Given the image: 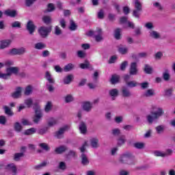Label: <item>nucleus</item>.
<instances>
[{
  "mask_svg": "<svg viewBox=\"0 0 175 175\" xmlns=\"http://www.w3.org/2000/svg\"><path fill=\"white\" fill-rule=\"evenodd\" d=\"M90 144L92 148H98L99 147V139L98 138H92L90 139Z\"/></svg>",
  "mask_w": 175,
  "mask_h": 175,
  "instance_id": "27",
  "label": "nucleus"
},
{
  "mask_svg": "<svg viewBox=\"0 0 175 175\" xmlns=\"http://www.w3.org/2000/svg\"><path fill=\"white\" fill-rule=\"evenodd\" d=\"M26 29L28 31L29 35H33V33L36 30V26L33 23V21H29L26 25Z\"/></svg>",
  "mask_w": 175,
  "mask_h": 175,
  "instance_id": "10",
  "label": "nucleus"
},
{
  "mask_svg": "<svg viewBox=\"0 0 175 175\" xmlns=\"http://www.w3.org/2000/svg\"><path fill=\"white\" fill-rule=\"evenodd\" d=\"M58 167L60 170H66V163L64 161L59 162Z\"/></svg>",
  "mask_w": 175,
  "mask_h": 175,
  "instance_id": "56",
  "label": "nucleus"
},
{
  "mask_svg": "<svg viewBox=\"0 0 175 175\" xmlns=\"http://www.w3.org/2000/svg\"><path fill=\"white\" fill-rule=\"evenodd\" d=\"M25 104L27 107H31L32 105H33V101L32 100V98H29L25 100Z\"/></svg>",
  "mask_w": 175,
  "mask_h": 175,
  "instance_id": "55",
  "label": "nucleus"
},
{
  "mask_svg": "<svg viewBox=\"0 0 175 175\" xmlns=\"http://www.w3.org/2000/svg\"><path fill=\"white\" fill-rule=\"evenodd\" d=\"M5 170H12L13 174H17V167L13 163L7 165Z\"/></svg>",
  "mask_w": 175,
  "mask_h": 175,
  "instance_id": "23",
  "label": "nucleus"
},
{
  "mask_svg": "<svg viewBox=\"0 0 175 175\" xmlns=\"http://www.w3.org/2000/svg\"><path fill=\"white\" fill-rule=\"evenodd\" d=\"M5 72L10 75V77H11L12 75L17 76L18 75V72H20V68L17 66L8 67L5 69Z\"/></svg>",
  "mask_w": 175,
  "mask_h": 175,
  "instance_id": "11",
  "label": "nucleus"
},
{
  "mask_svg": "<svg viewBox=\"0 0 175 175\" xmlns=\"http://www.w3.org/2000/svg\"><path fill=\"white\" fill-rule=\"evenodd\" d=\"M72 80H73V75H68L67 77L64 78L63 81L64 84H70Z\"/></svg>",
  "mask_w": 175,
  "mask_h": 175,
  "instance_id": "36",
  "label": "nucleus"
},
{
  "mask_svg": "<svg viewBox=\"0 0 175 175\" xmlns=\"http://www.w3.org/2000/svg\"><path fill=\"white\" fill-rule=\"evenodd\" d=\"M42 21L46 25H49L51 23V18L49 16H44L42 17Z\"/></svg>",
  "mask_w": 175,
  "mask_h": 175,
  "instance_id": "47",
  "label": "nucleus"
},
{
  "mask_svg": "<svg viewBox=\"0 0 175 175\" xmlns=\"http://www.w3.org/2000/svg\"><path fill=\"white\" fill-rule=\"evenodd\" d=\"M139 73V70L137 69V63L132 62L131 63L129 68V75L130 76H136Z\"/></svg>",
  "mask_w": 175,
  "mask_h": 175,
  "instance_id": "9",
  "label": "nucleus"
},
{
  "mask_svg": "<svg viewBox=\"0 0 175 175\" xmlns=\"http://www.w3.org/2000/svg\"><path fill=\"white\" fill-rule=\"evenodd\" d=\"M128 48L126 46H124V45L120 44L118 46V51L120 53V54H122V55H125V54H128Z\"/></svg>",
  "mask_w": 175,
  "mask_h": 175,
  "instance_id": "20",
  "label": "nucleus"
},
{
  "mask_svg": "<svg viewBox=\"0 0 175 175\" xmlns=\"http://www.w3.org/2000/svg\"><path fill=\"white\" fill-rule=\"evenodd\" d=\"M3 109L5 111V113L7 114V116H13V111H12V109L9 108L8 106H4Z\"/></svg>",
  "mask_w": 175,
  "mask_h": 175,
  "instance_id": "48",
  "label": "nucleus"
},
{
  "mask_svg": "<svg viewBox=\"0 0 175 175\" xmlns=\"http://www.w3.org/2000/svg\"><path fill=\"white\" fill-rule=\"evenodd\" d=\"M155 129H156L157 133H158V135H161V133H163V132L165 131V126L163 125L157 126L155 128Z\"/></svg>",
  "mask_w": 175,
  "mask_h": 175,
  "instance_id": "44",
  "label": "nucleus"
},
{
  "mask_svg": "<svg viewBox=\"0 0 175 175\" xmlns=\"http://www.w3.org/2000/svg\"><path fill=\"white\" fill-rule=\"evenodd\" d=\"M163 79L165 81H169L170 80V74H169V70H165L163 73Z\"/></svg>",
  "mask_w": 175,
  "mask_h": 175,
  "instance_id": "43",
  "label": "nucleus"
},
{
  "mask_svg": "<svg viewBox=\"0 0 175 175\" xmlns=\"http://www.w3.org/2000/svg\"><path fill=\"white\" fill-rule=\"evenodd\" d=\"M134 8L135 10L133 11V16L136 18H139L140 17L139 12H143V5L139 0H135L134 3Z\"/></svg>",
  "mask_w": 175,
  "mask_h": 175,
  "instance_id": "6",
  "label": "nucleus"
},
{
  "mask_svg": "<svg viewBox=\"0 0 175 175\" xmlns=\"http://www.w3.org/2000/svg\"><path fill=\"white\" fill-rule=\"evenodd\" d=\"M54 34L56 36H59V35H62V30H61L59 27H58V26L55 27Z\"/></svg>",
  "mask_w": 175,
  "mask_h": 175,
  "instance_id": "53",
  "label": "nucleus"
},
{
  "mask_svg": "<svg viewBox=\"0 0 175 175\" xmlns=\"http://www.w3.org/2000/svg\"><path fill=\"white\" fill-rule=\"evenodd\" d=\"M38 33L42 39H46L53 31V26L46 27L41 26L38 28Z\"/></svg>",
  "mask_w": 175,
  "mask_h": 175,
  "instance_id": "5",
  "label": "nucleus"
},
{
  "mask_svg": "<svg viewBox=\"0 0 175 175\" xmlns=\"http://www.w3.org/2000/svg\"><path fill=\"white\" fill-rule=\"evenodd\" d=\"M110 81L111 84H117V83H119L120 81V75H117L116 74L113 75Z\"/></svg>",
  "mask_w": 175,
  "mask_h": 175,
  "instance_id": "32",
  "label": "nucleus"
},
{
  "mask_svg": "<svg viewBox=\"0 0 175 175\" xmlns=\"http://www.w3.org/2000/svg\"><path fill=\"white\" fill-rule=\"evenodd\" d=\"M12 28H21V23L19 21H14L11 25Z\"/></svg>",
  "mask_w": 175,
  "mask_h": 175,
  "instance_id": "61",
  "label": "nucleus"
},
{
  "mask_svg": "<svg viewBox=\"0 0 175 175\" xmlns=\"http://www.w3.org/2000/svg\"><path fill=\"white\" fill-rule=\"evenodd\" d=\"M165 114V111H163V109L161 107H159L157 109V111H152L151 115H148L146 116V120L148 122V124H152V122H157L162 116Z\"/></svg>",
  "mask_w": 175,
  "mask_h": 175,
  "instance_id": "2",
  "label": "nucleus"
},
{
  "mask_svg": "<svg viewBox=\"0 0 175 175\" xmlns=\"http://www.w3.org/2000/svg\"><path fill=\"white\" fill-rule=\"evenodd\" d=\"M114 38L117 40H120V39H121V29L117 28L114 30Z\"/></svg>",
  "mask_w": 175,
  "mask_h": 175,
  "instance_id": "37",
  "label": "nucleus"
},
{
  "mask_svg": "<svg viewBox=\"0 0 175 175\" xmlns=\"http://www.w3.org/2000/svg\"><path fill=\"white\" fill-rule=\"evenodd\" d=\"M39 147H40V148H42L44 151H50V146H49V144L46 143L40 144Z\"/></svg>",
  "mask_w": 175,
  "mask_h": 175,
  "instance_id": "45",
  "label": "nucleus"
},
{
  "mask_svg": "<svg viewBox=\"0 0 175 175\" xmlns=\"http://www.w3.org/2000/svg\"><path fill=\"white\" fill-rule=\"evenodd\" d=\"M12 43L11 40H4L0 42V50H4V49H7L9 47Z\"/></svg>",
  "mask_w": 175,
  "mask_h": 175,
  "instance_id": "16",
  "label": "nucleus"
},
{
  "mask_svg": "<svg viewBox=\"0 0 175 175\" xmlns=\"http://www.w3.org/2000/svg\"><path fill=\"white\" fill-rule=\"evenodd\" d=\"M33 91V88H32V86L31 85H29L25 89L24 95H25L26 96H29V95H31Z\"/></svg>",
  "mask_w": 175,
  "mask_h": 175,
  "instance_id": "30",
  "label": "nucleus"
},
{
  "mask_svg": "<svg viewBox=\"0 0 175 175\" xmlns=\"http://www.w3.org/2000/svg\"><path fill=\"white\" fill-rule=\"evenodd\" d=\"M22 90L23 89L21 87H18L16 91L11 94L12 98H13V99H18V98L21 96Z\"/></svg>",
  "mask_w": 175,
  "mask_h": 175,
  "instance_id": "18",
  "label": "nucleus"
},
{
  "mask_svg": "<svg viewBox=\"0 0 175 175\" xmlns=\"http://www.w3.org/2000/svg\"><path fill=\"white\" fill-rule=\"evenodd\" d=\"M154 154L155 155V157H161L162 158H165V157H166V154H165L159 150L154 151Z\"/></svg>",
  "mask_w": 175,
  "mask_h": 175,
  "instance_id": "57",
  "label": "nucleus"
},
{
  "mask_svg": "<svg viewBox=\"0 0 175 175\" xmlns=\"http://www.w3.org/2000/svg\"><path fill=\"white\" fill-rule=\"evenodd\" d=\"M33 109L34 110V115L31 118L33 124H38L43 118V111L39 105V102L36 101L33 104Z\"/></svg>",
  "mask_w": 175,
  "mask_h": 175,
  "instance_id": "1",
  "label": "nucleus"
},
{
  "mask_svg": "<svg viewBox=\"0 0 175 175\" xmlns=\"http://www.w3.org/2000/svg\"><path fill=\"white\" fill-rule=\"evenodd\" d=\"M47 131H49V127H44L42 129H40L38 131V133L41 135H46V133H47Z\"/></svg>",
  "mask_w": 175,
  "mask_h": 175,
  "instance_id": "49",
  "label": "nucleus"
},
{
  "mask_svg": "<svg viewBox=\"0 0 175 175\" xmlns=\"http://www.w3.org/2000/svg\"><path fill=\"white\" fill-rule=\"evenodd\" d=\"M33 133H36V128H30L25 131L24 135L26 136H29V135H33Z\"/></svg>",
  "mask_w": 175,
  "mask_h": 175,
  "instance_id": "34",
  "label": "nucleus"
},
{
  "mask_svg": "<svg viewBox=\"0 0 175 175\" xmlns=\"http://www.w3.org/2000/svg\"><path fill=\"white\" fill-rule=\"evenodd\" d=\"M144 71L146 75H151L152 73V67L148 64H145Z\"/></svg>",
  "mask_w": 175,
  "mask_h": 175,
  "instance_id": "38",
  "label": "nucleus"
},
{
  "mask_svg": "<svg viewBox=\"0 0 175 175\" xmlns=\"http://www.w3.org/2000/svg\"><path fill=\"white\" fill-rule=\"evenodd\" d=\"M150 38H153V39H159L161 38V36L159 34L157 31H152L150 33Z\"/></svg>",
  "mask_w": 175,
  "mask_h": 175,
  "instance_id": "46",
  "label": "nucleus"
},
{
  "mask_svg": "<svg viewBox=\"0 0 175 175\" xmlns=\"http://www.w3.org/2000/svg\"><path fill=\"white\" fill-rule=\"evenodd\" d=\"M25 53H27V49L21 47L19 49L14 48L12 49H10L8 54L10 55H24Z\"/></svg>",
  "mask_w": 175,
  "mask_h": 175,
  "instance_id": "7",
  "label": "nucleus"
},
{
  "mask_svg": "<svg viewBox=\"0 0 175 175\" xmlns=\"http://www.w3.org/2000/svg\"><path fill=\"white\" fill-rule=\"evenodd\" d=\"M45 79H46L48 81V83H46V90H48L49 92H54V84H55V80H54V78H53L50 72H46Z\"/></svg>",
  "mask_w": 175,
  "mask_h": 175,
  "instance_id": "4",
  "label": "nucleus"
},
{
  "mask_svg": "<svg viewBox=\"0 0 175 175\" xmlns=\"http://www.w3.org/2000/svg\"><path fill=\"white\" fill-rule=\"evenodd\" d=\"M57 124H58V120L54 118H51L47 121V125L49 128H52V126H55V125H57Z\"/></svg>",
  "mask_w": 175,
  "mask_h": 175,
  "instance_id": "21",
  "label": "nucleus"
},
{
  "mask_svg": "<svg viewBox=\"0 0 175 175\" xmlns=\"http://www.w3.org/2000/svg\"><path fill=\"white\" fill-rule=\"evenodd\" d=\"M36 1L38 0H25V6H27V8H30V6H32L33 3H35Z\"/></svg>",
  "mask_w": 175,
  "mask_h": 175,
  "instance_id": "58",
  "label": "nucleus"
},
{
  "mask_svg": "<svg viewBox=\"0 0 175 175\" xmlns=\"http://www.w3.org/2000/svg\"><path fill=\"white\" fill-rule=\"evenodd\" d=\"M173 95V88H168L164 90V96L167 98H170Z\"/></svg>",
  "mask_w": 175,
  "mask_h": 175,
  "instance_id": "40",
  "label": "nucleus"
},
{
  "mask_svg": "<svg viewBox=\"0 0 175 175\" xmlns=\"http://www.w3.org/2000/svg\"><path fill=\"white\" fill-rule=\"evenodd\" d=\"M83 109L85 111H91V109H92V106L91 105V103L85 102L83 105Z\"/></svg>",
  "mask_w": 175,
  "mask_h": 175,
  "instance_id": "33",
  "label": "nucleus"
},
{
  "mask_svg": "<svg viewBox=\"0 0 175 175\" xmlns=\"http://www.w3.org/2000/svg\"><path fill=\"white\" fill-rule=\"evenodd\" d=\"M25 154L24 152H16L14 154V161L16 162H20L21 161V158L24 157Z\"/></svg>",
  "mask_w": 175,
  "mask_h": 175,
  "instance_id": "26",
  "label": "nucleus"
},
{
  "mask_svg": "<svg viewBox=\"0 0 175 175\" xmlns=\"http://www.w3.org/2000/svg\"><path fill=\"white\" fill-rule=\"evenodd\" d=\"M75 69V64L70 63L66 65L64 68V72H70V70H73Z\"/></svg>",
  "mask_w": 175,
  "mask_h": 175,
  "instance_id": "39",
  "label": "nucleus"
},
{
  "mask_svg": "<svg viewBox=\"0 0 175 175\" xmlns=\"http://www.w3.org/2000/svg\"><path fill=\"white\" fill-rule=\"evenodd\" d=\"M77 54V57L81 59L85 58V56L87 55V54L83 51H78Z\"/></svg>",
  "mask_w": 175,
  "mask_h": 175,
  "instance_id": "59",
  "label": "nucleus"
},
{
  "mask_svg": "<svg viewBox=\"0 0 175 175\" xmlns=\"http://www.w3.org/2000/svg\"><path fill=\"white\" fill-rule=\"evenodd\" d=\"M120 92L123 98H131L132 96V92L126 86H122Z\"/></svg>",
  "mask_w": 175,
  "mask_h": 175,
  "instance_id": "13",
  "label": "nucleus"
},
{
  "mask_svg": "<svg viewBox=\"0 0 175 175\" xmlns=\"http://www.w3.org/2000/svg\"><path fill=\"white\" fill-rule=\"evenodd\" d=\"M81 163L83 166H87V165L90 164V160H88V157H87V154L82 153L81 155Z\"/></svg>",
  "mask_w": 175,
  "mask_h": 175,
  "instance_id": "25",
  "label": "nucleus"
},
{
  "mask_svg": "<svg viewBox=\"0 0 175 175\" xmlns=\"http://www.w3.org/2000/svg\"><path fill=\"white\" fill-rule=\"evenodd\" d=\"M79 129L81 135H85L88 131L87 123L83 121L80 122L79 124Z\"/></svg>",
  "mask_w": 175,
  "mask_h": 175,
  "instance_id": "15",
  "label": "nucleus"
},
{
  "mask_svg": "<svg viewBox=\"0 0 175 175\" xmlns=\"http://www.w3.org/2000/svg\"><path fill=\"white\" fill-rule=\"evenodd\" d=\"M109 95H110L112 98V100H116V98L118 96V90L117 89H111L109 91Z\"/></svg>",
  "mask_w": 175,
  "mask_h": 175,
  "instance_id": "22",
  "label": "nucleus"
},
{
  "mask_svg": "<svg viewBox=\"0 0 175 175\" xmlns=\"http://www.w3.org/2000/svg\"><path fill=\"white\" fill-rule=\"evenodd\" d=\"M49 163L46 161H42L41 163L35 165L33 167V170H40V169H42V167H46V166H47V164Z\"/></svg>",
  "mask_w": 175,
  "mask_h": 175,
  "instance_id": "29",
  "label": "nucleus"
},
{
  "mask_svg": "<svg viewBox=\"0 0 175 175\" xmlns=\"http://www.w3.org/2000/svg\"><path fill=\"white\" fill-rule=\"evenodd\" d=\"M4 14H5V16H8V17H12V18L17 16V15L18 14L17 13V10H7L5 11Z\"/></svg>",
  "mask_w": 175,
  "mask_h": 175,
  "instance_id": "17",
  "label": "nucleus"
},
{
  "mask_svg": "<svg viewBox=\"0 0 175 175\" xmlns=\"http://www.w3.org/2000/svg\"><path fill=\"white\" fill-rule=\"evenodd\" d=\"M126 85H127V87H129L130 88H133L135 87H137V85H139V83L136 81H131L127 82V83H126Z\"/></svg>",
  "mask_w": 175,
  "mask_h": 175,
  "instance_id": "42",
  "label": "nucleus"
},
{
  "mask_svg": "<svg viewBox=\"0 0 175 175\" xmlns=\"http://www.w3.org/2000/svg\"><path fill=\"white\" fill-rule=\"evenodd\" d=\"M113 136H120L121 130L120 129H113L111 131Z\"/></svg>",
  "mask_w": 175,
  "mask_h": 175,
  "instance_id": "50",
  "label": "nucleus"
},
{
  "mask_svg": "<svg viewBox=\"0 0 175 175\" xmlns=\"http://www.w3.org/2000/svg\"><path fill=\"white\" fill-rule=\"evenodd\" d=\"M128 66V61H124L120 64V70H125Z\"/></svg>",
  "mask_w": 175,
  "mask_h": 175,
  "instance_id": "63",
  "label": "nucleus"
},
{
  "mask_svg": "<svg viewBox=\"0 0 175 175\" xmlns=\"http://www.w3.org/2000/svg\"><path fill=\"white\" fill-rule=\"evenodd\" d=\"M155 95V90L153 89H148L147 91H146L143 96H145V98H150L151 96H154Z\"/></svg>",
  "mask_w": 175,
  "mask_h": 175,
  "instance_id": "24",
  "label": "nucleus"
},
{
  "mask_svg": "<svg viewBox=\"0 0 175 175\" xmlns=\"http://www.w3.org/2000/svg\"><path fill=\"white\" fill-rule=\"evenodd\" d=\"M117 142L118 146H119V147H121V146L125 144V142H126V137L125 136V135H121L117 139Z\"/></svg>",
  "mask_w": 175,
  "mask_h": 175,
  "instance_id": "19",
  "label": "nucleus"
},
{
  "mask_svg": "<svg viewBox=\"0 0 175 175\" xmlns=\"http://www.w3.org/2000/svg\"><path fill=\"white\" fill-rule=\"evenodd\" d=\"M46 44L43 42H37L34 46V49H36V50H44V49H46Z\"/></svg>",
  "mask_w": 175,
  "mask_h": 175,
  "instance_id": "31",
  "label": "nucleus"
},
{
  "mask_svg": "<svg viewBox=\"0 0 175 175\" xmlns=\"http://www.w3.org/2000/svg\"><path fill=\"white\" fill-rule=\"evenodd\" d=\"M69 29L70 31H76V29H77V25H76L74 20L71 19L70 21Z\"/></svg>",
  "mask_w": 175,
  "mask_h": 175,
  "instance_id": "41",
  "label": "nucleus"
},
{
  "mask_svg": "<svg viewBox=\"0 0 175 175\" xmlns=\"http://www.w3.org/2000/svg\"><path fill=\"white\" fill-rule=\"evenodd\" d=\"M73 100H75V98L72 94H68L65 97L66 103H70V102H73Z\"/></svg>",
  "mask_w": 175,
  "mask_h": 175,
  "instance_id": "52",
  "label": "nucleus"
},
{
  "mask_svg": "<svg viewBox=\"0 0 175 175\" xmlns=\"http://www.w3.org/2000/svg\"><path fill=\"white\" fill-rule=\"evenodd\" d=\"M70 129V126H69V125H65L64 126L60 128L59 131L55 133V137H56V139H63L64 134L65 132H66V131H69Z\"/></svg>",
  "mask_w": 175,
  "mask_h": 175,
  "instance_id": "8",
  "label": "nucleus"
},
{
  "mask_svg": "<svg viewBox=\"0 0 175 175\" xmlns=\"http://www.w3.org/2000/svg\"><path fill=\"white\" fill-rule=\"evenodd\" d=\"M119 162L126 165H135L136 161L135 156L131 152H126L120 157Z\"/></svg>",
  "mask_w": 175,
  "mask_h": 175,
  "instance_id": "3",
  "label": "nucleus"
},
{
  "mask_svg": "<svg viewBox=\"0 0 175 175\" xmlns=\"http://www.w3.org/2000/svg\"><path fill=\"white\" fill-rule=\"evenodd\" d=\"M52 107L53 105H51V101H48L44 107L46 113H49V111H51Z\"/></svg>",
  "mask_w": 175,
  "mask_h": 175,
  "instance_id": "51",
  "label": "nucleus"
},
{
  "mask_svg": "<svg viewBox=\"0 0 175 175\" xmlns=\"http://www.w3.org/2000/svg\"><path fill=\"white\" fill-rule=\"evenodd\" d=\"M94 33V39L96 42H99L103 40V31H102V29L97 28Z\"/></svg>",
  "mask_w": 175,
  "mask_h": 175,
  "instance_id": "12",
  "label": "nucleus"
},
{
  "mask_svg": "<svg viewBox=\"0 0 175 175\" xmlns=\"http://www.w3.org/2000/svg\"><path fill=\"white\" fill-rule=\"evenodd\" d=\"M14 129L15 132L20 133L23 131V125L21 122H16L14 124Z\"/></svg>",
  "mask_w": 175,
  "mask_h": 175,
  "instance_id": "28",
  "label": "nucleus"
},
{
  "mask_svg": "<svg viewBox=\"0 0 175 175\" xmlns=\"http://www.w3.org/2000/svg\"><path fill=\"white\" fill-rule=\"evenodd\" d=\"M47 10L44 11V13H46V12H54V10H55V7L54 6V4L50 3L48 4L47 5Z\"/></svg>",
  "mask_w": 175,
  "mask_h": 175,
  "instance_id": "54",
  "label": "nucleus"
},
{
  "mask_svg": "<svg viewBox=\"0 0 175 175\" xmlns=\"http://www.w3.org/2000/svg\"><path fill=\"white\" fill-rule=\"evenodd\" d=\"M14 65V62L12 60H7L4 63V66H8V68H12Z\"/></svg>",
  "mask_w": 175,
  "mask_h": 175,
  "instance_id": "60",
  "label": "nucleus"
},
{
  "mask_svg": "<svg viewBox=\"0 0 175 175\" xmlns=\"http://www.w3.org/2000/svg\"><path fill=\"white\" fill-rule=\"evenodd\" d=\"M68 150V146L65 145H61L59 147L55 148V152L57 155H61L62 154H64V152H66Z\"/></svg>",
  "mask_w": 175,
  "mask_h": 175,
  "instance_id": "14",
  "label": "nucleus"
},
{
  "mask_svg": "<svg viewBox=\"0 0 175 175\" xmlns=\"http://www.w3.org/2000/svg\"><path fill=\"white\" fill-rule=\"evenodd\" d=\"M10 77V75L6 72V73H1L0 79H3V80H8Z\"/></svg>",
  "mask_w": 175,
  "mask_h": 175,
  "instance_id": "64",
  "label": "nucleus"
},
{
  "mask_svg": "<svg viewBox=\"0 0 175 175\" xmlns=\"http://www.w3.org/2000/svg\"><path fill=\"white\" fill-rule=\"evenodd\" d=\"M133 147H134V148H137V150H143V148H144V143L135 142L133 144Z\"/></svg>",
  "mask_w": 175,
  "mask_h": 175,
  "instance_id": "35",
  "label": "nucleus"
},
{
  "mask_svg": "<svg viewBox=\"0 0 175 175\" xmlns=\"http://www.w3.org/2000/svg\"><path fill=\"white\" fill-rule=\"evenodd\" d=\"M139 85L141 86L142 90H147V88H148L149 83L148 82H143L139 83Z\"/></svg>",
  "mask_w": 175,
  "mask_h": 175,
  "instance_id": "62",
  "label": "nucleus"
}]
</instances>
